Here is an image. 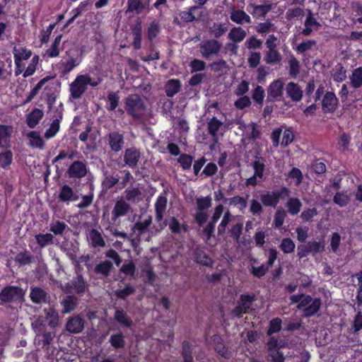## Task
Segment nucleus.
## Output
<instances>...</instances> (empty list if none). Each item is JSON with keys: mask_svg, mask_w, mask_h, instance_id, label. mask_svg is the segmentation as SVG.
Here are the masks:
<instances>
[{"mask_svg": "<svg viewBox=\"0 0 362 362\" xmlns=\"http://www.w3.org/2000/svg\"><path fill=\"white\" fill-rule=\"evenodd\" d=\"M101 79L99 77L93 78L90 74H79L69 85L71 98L79 99L86 92L88 85L95 87L99 85Z\"/></svg>", "mask_w": 362, "mask_h": 362, "instance_id": "f257e3e1", "label": "nucleus"}, {"mask_svg": "<svg viewBox=\"0 0 362 362\" xmlns=\"http://www.w3.org/2000/svg\"><path fill=\"white\" fill-rule=\"evenodd\" d=\"M291 300L293 303H298V308L303 310L305 316L316 313L321 305L320 299H313L305 295H294L291 297Z\"/></svg>", "mask_w": 362, "mask_h": 362, "instance_id": "f03ea898", "label": "nucleus"}, {"mask_svg": "<svg viewBox=\"0 0 362 362\" xmlns=\"http://www.w3.org/2000/svg\"><path fill=\"white\" fill-rule=\"evenodd\" d=\"M13 54L16 66L15 74L18 76L24 71V62L31 57L33 52L25 47L15 46L13 49Z\"/></svg>", "mask_w": 362, "mask_h": 362, "instance_id": "7ed1b4c3", "label": "nucleus"}, {"mask_svg": "<svg viewBox=\"0 0 362 362\" xmlns=\"http://www.w3.org/2000/svg\"><path fill=\"white\" fill-rule=\"evenodd\" d=\"M126 110L135 117L142 115L145 106L141 98L137 95H130L126 101Z\"/></svg>", "mask_w": 362, "mask_h": 362, "instance_id": "20e7f679", "label": "nucleus"}, {"mask_svg": "<svg viewBox=\"0 0 362 362\" xmlns=\"http://www.w3.org/2000/svg\"><path fill=\"white\" fill-rule=\"evenodd\" d=\"M289 193L286 187L275 192H268L261 196V201L265 206H275L281 198L288 197Z\"/></svg>", "mask_w": 362, "mask_h": 362, "instance_id": "39448f33", "label": "nucleus"}, {"mask_svg": "<svg viewBox=\"0 0 362 362\" xmlns=\"http://www.w3.org/2000/svg\"><path fill=\"white\" fill-rule=\"evenodd\" d=\"M24 295L25 291L23 289L16 286H8L0 293V299L4 302H10L22 299Z\"/></svg>", "mask_w": 362, "mask_h": 362, "instance_id": "423d86ee", "label": "nucleus"}, {"mask_svg": "<svg viewBox=\"0 0 362 362\" xmlns=\"http://www.w3.org/2000/svg\"><path fill=\"white\" fill-rule=\"evenodd\" d=\"M238 129L243 132L245 139H256L259 136V131L257 129L255 123L245 124L243 122L238 123Z\"/></svg>", "mask_w": 362, "mask_h": 362, "instance_id": "0eeeda50", "label": "nucleus"}, {"mask_svg": "<svg viewBox=\"0 0 362 362\" xmlns=\"http://www.w3.org/2000/svg\"><path fill=\"white\" fill-rule=\"evenodd\" d=\"M255 170L254 175L247 180L246 184L247 185H255L260 182L263 177V172L264 170V165L259 160H257L253 163Z\"/></svg>", "mask_w": 362, "mask_h": 362, "instance_id": "6e6552de", "label": "nucleus"}, {"mask_svg": "<svg viewBox=\"0 0 362 362\" xmlns=\"http://www.w3.org/2000/svg\"><path fill=\"white\" fill-rule=\"evenodd\" d=\"M59 199L63 202H70L77 201L78 197L71 187L64 185L61 187L59 193Z\"/></svg>", "mask_w": 362, "mask_h": 362, "instance_id": "1a4fd4ad", "label": "nucleus"}, {"mask_svg": "<svg viewBox=\"0 0 362 362\" xmlns=\"http://www.w3.org/2000/svg\"><path fill=\"white\" fill-rule=\"evenodd\" d=\"M337 103L338 100L334 93L328 92L322 99V109L325 112H333L337 108Z\"/></svg>", "mask_w": 362, "mask_h": 362, "instance_id": "9d476101", "label": "nucleus"}, {"mask_svg": "<svg viewBox=\"0 0 362 362\" xmlns=\"http://www.w3.org/2000/svg\"><path fill=\"white\" fill-rule=\"evenodd\" d=\"M220 47L221 45L216 40H209L201 45V52L204 57H207L218 52Z\"/></svg>", "mask_w": 362, "mask_h": 362, "instance_id": "9b49d317", "label": "nucleus"}, {"mask_svg": "<svg viewBox=\"0 0 362 362\" xmlns=\"http://www.w3.org/2000/svg\"><path fill=\"white\" fill-rule=\"evenodd\" d=\"M129 210V205L122 199H117L112 211V218L116 219L124 216Z\"/></svg>", "mask_w": 362, "mask_h": 362, "instance_id": "f8f14e48", "label": "nucleus"}, {"mask_svg": "<svg viewBox=\"0 0 362 362\" xmlns=\"http://www.w3.org/2000/svg\"><path fill=\"white\" fill-rule=\"evenodd\" d=\"M288 96L293 101H299L303 98V90L298 84L291 82L286 87Z\"/></svg>", "mask_w": 362, "mask_h": 362, "instance_id": "ddd939ff", "label": "nucleus"}, {"mask_svg": "<svg viewBox=\"0 0 362 362\" xmlns=\"http://www.w3.org/2000/svg\"><path fill=\"white\" fill-rule=\"evenodd\" d=\"M284 83L282 81L278 79L273 81L268 88L269 97L276 99L282 95Z\"/></svg>", "mask_w": 362, "mask_h": 362, "instance_id": "4468645a", "label": "nucleus"}, {"mask_svg": "<svg viewBox=\"0 0 362 362\" xmlns=\"http://www.w3.org/2000/svg\"><path fill=\"white\" fill-rule=\"evenodd\" d=\"M68 173L71 177H82L86 174V168L81 162H74L69 168Z\"/></svg>", "mask_w": 362, "mask_h": 362, "instance_id": "2eb2a0df", "label": "nucleus"}, {"mask_svg": "<svg viewBox=\"0 0 362 362\" xmlns=\"http://www.w3.org/2000/svg\"><path fill=\"white\" fill-rule=\"evenodd\" d=\"M81 62L80 57H70L61 64L62 71L66 74L70 73L75 67L78 66Z\"/></svg>", "mask_w": 362, "mask_h": 362, "instance_id": "dca6fc26", "label": "nucleus"}, {"mask_svg": "<svg viewBox=\"0 0 362 362\" xmlns=\"http://www.w3.org/2000/svg\"><path fill=\"white\" fill-rule=\"evenodd\" d=\"M13 128L9 126H0V147L6 148L9 146L10 137Z\"/></svg>", "mask_w": 362, "mask_h": 362, "instance_id": "f3484780", "label": "nucleus"}, {"mask_svg": "<svg viewBox=\"0 0 362 362\" xmlns=\"http://www.w3.org/2000/svg\"><path fill=\"white\" fill-rule=\"evenodd\" d=\"M140 157V153L134 148L127 149L124 155V160L127 165L135 166Z\"/></svg>", "mask_w": 362, "mask_h": 362, "instance_id": "a211bd4d", "label": "nucleus"}, {"mask_svg": "<svg viewBox=\"0 0 362 362\" xmlns=\"http://www.w3.org/2000/svg\"><path fill=\"white\" fill-rule=\"evenodd\" d=\"M167 198L163 195H160L156 202L155 208L156 213V218L160 221L163 218V214L166 209Z\"/></svg>", "mask_w": 362, "mask_h": 362, "instance_id": "6ab92c4d", "label": "nucleus"}, {"mask_svg": "<svg viewBox=\"0 0 362 362\" xmlns=\"http://www.w3.org/2000/svg\"><path fill=\"white\" fill-rule=\"evenodd\" d=\"M43 115L44 113L41 110L34 109L27 117L28 125L31 128L35 127L42 118Z\"/></svg>", "mask_w": 362, "mask_h": 362, "instance_id": "aec40b11", "label": "nucleus"}, {"mask_svg": "<svg viewBox=\"0 0 362 362\" xmlns=\"http://www.w3.org/2000/svg\"><path fill=\"white\" fill-rule=\"evenodd\" d=\"M230 19L238 24L250 22V17L243 11L234 10L230 13Z\"/></svg>", "mask_w": 362, "mask_h": 362, "instance_id": "412c9836", "label": "nucleus"}, {"mask_svg": "<svg viewBox=\"0 0 362 362\" xmlns=\"http://www.w3.org/2000/svg\"><path fill=\"white\" fill-rule=\"evenodd\" d=\"M319 27L320 24L312 16L311 12L309 11L308 16L307 17L305 22V29L303 30V33L305 35H308L313 30H317Z\"/></svg>", "mask_w": 362, "mask_h": 362, "instance_id": "4be33fe9", "label": "nucleus"}, {"mask_svg": "<svg viewBox=\"0 0 362 362\" xmlns=\"http://www.w3.org/2000/svg\"><path fill=\"white\" fill-rule=\"evenodd\" d=\"M83 327V322L80 317H74L69 320L66 324V329L73 333L80 332Z\"/></svg>", "mask_w": 362, "mask_h": 362, "instance_id": "5701e85b", "label": "nucleus"}, {"mask_svg": "<svg viewBox=\"0 0 362 362\" xmlns=\"http://www.w3.org/2000/svg\"><path fill=\"white\" fill-rule=\"evenodd\" d=\"M110 145L115 151H119L123 146L122 136L118 133L113 132L110 134Z\"/></svg>", "mask_w": 362, "mask_h": 362, "instance_id": "b1692460", "label": "nucleus"}, {"mask_svg": "<svg viewBox=\"0 0 362 362\" xmlns=\"http://www.w3.org/2000/svg\"><path fill=\"white\" fill-rule=\"evenodd\" d=\"M150 4V0L146 2L142 3L141 0H129L128 1V11H135L137 13L144 11Z\"/></svg>", "mask_w": 362, "mask_h": 362, "instance_id": "393cba45", "label": "nucleus"}, {"mask_svg": "<svg viewBox=\"0 0 362 362\" xmlns=\"http://www.w3.org/2000/svg\"><path fill=\"white\" fill-rule=\"evenodd\" d=\"M62 35H58L52 42L51 47L46 51V55L49 57H56L59 54L61 49Z\"/></svg>", "mask_w": 362, "mask_h": 362, "instance_id": "a878e982", "label": "nucleus"}, {"mask_svg": "<svg viewBox=\"0 0 362 362\" xmlns=\"http://www.w3.org/2000/svg\"><path fill=\"white\" fill-rule=\"evenodd\" d=\"M349 78L354 88H360L362 86V67L354 69Z\"/></svg>", "mask_w": 362, "mask_h": 362, "instance_id": "bb28decb", "label": "nucleus"}, {"mask_svg": "<svg viewBox=\"0 0 362 362\" xmlns=\"http://www.w3.org/2000/svg\"><path fill=\"white\" fill-rule=\"evenodd\" d=\"M249 8V11L252 15L256 17L264 16L271 9V6L269 5H250Z\"/></svg>", "mask_w": 362, "mask_h": 362, "instance_id": "cd10ccee", "label": "nucleus"}, {"mask_svg": "<svg viewBox=\"0 0 362 362\" xmlns=\"http://www.w3.org/2000/svg\"><path fill=\"white\" fill-rule=\"evenodd\" d=\"M241 305L235 308L234 310L235 314L238 315L243 312H245L253 300V297L249 295H245L241 296Z\"/></svg>", "mask_w": 362, "mask_h": 362, "instance_id": "c85d7f7f", "label": "nucleus"}, {"mask_svg": "<svg viewBox=\"0 0 362 362\" xmlns=\"http://www.w3.org/2000/svg\"><path fill=\"white\" fill-rule=\"evenodd\" d=\"M180 88V83L178 80L171 79L165 85L166 94L169 97L176 94Z\"/></svg>", "mask_w": 362, "mask_h": 362, "instance_id": "c756f323", "label": "nucleus"}, {"mask_svg": "<svg viewBox=\"0 0 362 362\" xmlns=\"http://www.w3.org/2000/svg\"><path fill=\"white\" fill-rule=\"evenodd\" d=\"M39 62V57L37 55H35L32 57L28 67L26 69L24 68V71L21 74H23L24 78L32 76L35 70L36 66Z\"/></svg>", "mask_w": 362, "mask_h": 362, "instance_id": "7c9ffc66", "label": "nucleus"}, {"mask_svg": "<svg viewBox=\"0 0 362 362\" xmlns=\"http://www.w3.org/2000/svg\"><path fill=\"white\" fill-rule=\"evenodd\" d=\"M286 207L291 214H297L301 208V202L297 198H291L286 203Z\"/></svg>", "mask_w": 362, "mask_h": 362, "instance_id": "2f4dec72", "label": "nucleus"}, {"mask_svg": "<svg viewBox=\"0 0 362 362\" xmlns=\"http://www.w3.org/2000/svg\"><path fill=\"white\" fill-rule=\"evenodd\" d=\"M281 59V55L276 49H268L264 57V61L267 64H275Z\"/></svg>", "mask_w": 362, "mask_h": 362, "instance_id": "473e14b6", "label": "nucleus"}, {"mask_svg": "<svg viewBox=\"0 0 362 362\" xmlns=\"http://www.w3.org/2000/svg\"><path fill=\"white\" fill-rule=\"evenodd\" d=\"M245 35V31L241 28H235L232 29L228 34L229 38L235 42L242 41Z\"/></svg>", "mask_w": 362, "mask_h": 362, "instance_id": "72a5a7b5", "label": "nucleus"}, {"mask_svg": "<svg viewBox=\"0 0 362 362\" xmlns=\"http://www.w3.org/2000/svg\"><path fill=\"white\" fill-rule=\"evenodd\" d=\"M88 238L91 241L93 246L102 247L105 245V242L99 232L95 230H91L88 235Z\"/></svg>", "mask_w": 362, "mask_h": 362, "instance_id": "f704fd0d", "label": "nucleus"}, {"mask_svg": "<svg viewBox=\"0 0 362 362\" xmlns=\"http://www.w3.org/2000/svg\"><path fill=\"white\" fill-rule=\"evenodd\" d=\"M28 136L30 139V145L33 147L42 148L43 146V141L37 132H31Z\"/></svg>", "mask_w": 362, "mask_h": 362, "instance_id": "c9c22d12", "label": "nucleus"}, {"mask_svg": "<svg viewBox=\"0 0 362 362\" xmlns=\"http://www.w3.org/2000/svg\"><path fill=\"white\" fill-rule=\"evenodd\" d=\"M46 316L48 324L51 327H54L58 325V314L52 308H49V309L46 310Z\"/></svg>", "mask_w": 362, "mask_h": 362, "instance_id": "e433bc0d", "label": "nucleus"}, {"mask_svg": "<svg viewBox=\"0 0 362 362\" xmlns=\"http://www.w3.org/2000/svg\"><path fill=\"white\" fill-rule=\"evenodd\" d=\"M332 78L335 81H342L346 78V70L341 65H337L332 73Z\"/></svg>", "mask_w": 362, "mask_h": 362, "instance_id": "4c0bfd02", "label": "nucleus"}, {"mask_svg": "<svg viewBox=\"0 0 362 362\" xmlns=\"http://www.w3.org/2000/svg\"><path fill=\"white\" fill-rule=\"evenodd\" d=\"M30 298L34 303H39L44 300L45 293L40 288H35L31 291Z\"/></svg>", "mask_w": 362, "mask_h": 362, "instance_id": "58836bf2", "label": "nucleus"}, {"mask_svg": "<svg viewBox=\"0 0 362 362\" xmlns=\"http://www.w3.org/2000/svg\"><path fill=\"white\" fill-rule=\"evenodd\" d=\"M48 80L47 78H43L41 81H40L31 90L30 92L28 98L27 102H30L32 100L34 97L38 94L40 90L42 89V88L45 86V85L47 83Z\"/></svg>", "mask_w": 362, "mask_h": 362, "instance_id": "ea45409f", "label": "nucleus"}, {"mask_svg": "<svg viewBox=\"0 0 362 362\" xmlns=\"http://www.w3.org/2000/svg\"><path fill=\"white\" fill-rule=\"evenodd\" d=\"M288 178L294 183L295 185H298L302 180L301 171L296 168H293L288 175Z\"/></svg>", "mask_w": 362, "mask_h": 362, "instance_id": "a19ab883", "label": "nucleus"}, {"mask_svg": "<svg viewBox=\"0 0 362 362\" xmlns=\"http://www.w3.org/2000/svg\"><path fill=\"white\" fill-rule=\"evenodd\" d=\"M221 125L222 123L219 120H218L215 117H213L208 124L209 134H211L215 138L216 136V133Z\"/></svg>", "mask_w": 362, "mask_h": 362, "instance_id": "79ce46f5", "label": "nucleus"}, {"mask_svg": "<svg viewBox=\"0 0 362 362\" xmlns=\"http://www.w3.org/2000/svg\"><path fill=\"white\" fill-rule=\"evenodd\" d=\"M13 160V154L11 151H7L0 153V165L2 168L8 166Z\"/></svg>", "mask_w": 362, "mask_h": 362, "instance_id": "37998d69", "label": "nucleus"}, {"mask_svg": "<svg viewBox=\"0 0 362 362\" xmlns=\"http://www.w3.org/2000/svg\"><path fill=\"white\" fill-rule=\"evenodd\" d=\"M198 9H199V7L192 6L190 8V9L189 11H182L180 13V16L183 21H185L186 22L193 21L195 19V16H194V12Z\"/></svg>", "mask_w": 362, "mask_h": 362, "instance_id": "c03bdc74", "label": "nucleus"}, {"mask_svg": "<svg viewBox=\"0 0 362 362\" xmlns=\"http://www.w3.org/2000/svg\"><path fill=\"white\" fill-rule=\"evenodd\" d=\"M36 240L37 243L41 247H45L49 243H52L53 239V235L50 233L46 234H39L35 236Z\"/></svg>", "mask_w": 362, "mask_h": 362, "instance_id": "a18cd8bd", "label": "nucleus"}, {"mask_svg": "<svg viewBox=\"0 0 362 362\" xmlns=\"http://www.w3.org/2000/svg\"><path fill=\"white\" fill-rule=\"evenodd\" d=\"M281 249L285 253H291L295 249V244L290 238H285L281 242Z\"/></svg>", "mask_w": 362, "mask_h": 362, "instance_id": "49530a36", "label": "nucleus"}, {"mask_svg": "<svg viewBox=\"0 0 362 362\" xmlns=\"http://www.w3.org/2000/svg\"><path fill=\"white\" fill-rule=\"evenodd\" d=\"M64 313H69L76 307V300L71 297H66L62 302Z\"/></svg>", "mask_w": 362, "mask_h": 362, "instance_id": "de8ad7c7", "label": "nucleus"}, {"mask_svg": "<svg viewBox=\"0 0 362 362\" xmlns=\"http://www.w3.org/2000/svg\"><path fill=\"white\" fill-rule=\"evenodd\" d=\"M294 139V135L291 129H285L282 133V139L281 144L286 146L290 144Z\"/></svg>", "mask_w": 362, "mask_h": 362, "instance_id": "09e8293b", "label": "nucleus"}, {"mask_svg": "<svg viewBox=\"0 0 362 362\" xmlns=\"http://www.w3.org/2000/svg\"><path fill=\"white\" fill-rule=\"evenodd\" d=\"M59 129V122L58 119H55L52 123L50 127L46 131L45 136L47 139L53 137Z\"/></svg>", "mask_w": 362, "mask_h": 362, "instance_id": "8fccbe9b", "label": "nucleus"}, {"mask_svg": "<svg viewBox=\"0 0 362 362\" xmlns=\"http://www.w3.org/2000/svg\"><path fill=\"white\" fill-rule=\"evenodd\" d=\"M281 328V320L279 318H274L270 322L267 334L271 335L279 332Z\"/></svg>", "mask_w": 362, "mask_h": 362, "instance_id": "3c124183", "label": "nucleus"}, {"mask_svg": "<svg viewBox=\"0 0 362 362\" xmlns=\"http://www.w3.org/2000/svg\"><path fill=\"white\" fill-rule=\"evenodd\" d=\"M197 210L206 211L211 204V199L209 197L199 198L197 200Z\"/></svg>", "mask_w": 362, "mask_h": 362, "instance_id": "603ef678", "label": "nucleus"}, {"mask_svg": "<svg viewBox=\"0 0 362 362\" xmlns=\"http://www.w3.org/2000/svg\"><path fill=\"white\" fill-rule=\"evenodd\" d=\"M66 224L63 222L55 221L50 225V230L55 235H61L66 228Z\"/></svg>", "mask_w": 362, "mask_h": 362, "instance_id": "864d4df0", "label": "nucleus"}, {"mask_svg": "<svg viewBox=\"0 0 362 362\" xmlns=\"http://www.w3.org/2000/svg\"><path fill=\"white\" fill-rule=\"evenodd\" d=\"M178 162L184 170L190 168L192 164V158L190 156L182 154L178 158Z\"/></svg>", "mask_w": 362, "mask_h": 362, "instance_id": "5fc2aeb1", "label": "nucleus"}, {"mask_svg": "<svg viewBox=\"0 0 362 362\" xmlns=\"http://www.w3.org/2000/svg\"><path fill=\"white\" fill-rule=\"evenodd\" d=\"M232 216L230 215L229 211H226L223 217V219L218 227V231L219 233H223L225 232L226 227L228 224V223L231 221Z\"/></svg>", "mask_w": 362, "mask_h": 362, "instance_id": "6e6d98bb", "label": "nucleus"}, {"mask_svg": "<svg viewBox=\"0 0 362 362\" xmlns=\"http://www.w3.org/2000/svg\"><path fill=\"white\" fill-rule=\"evenodd\" d=\"M349 200V196L344 193H337L334 197V202L340 206H345Z\"/></svg>", "mask_w": 362, "mask_h": 362, "instance_id": "4d7b16f0", "label": "nucleus"}, {"mask_svg": "<svg viewBox=\"0 0 362 362\" xmlns=\"http://www.w3.org/2000/svg\"><path fill=\"white\" fill-rule=\"evenodd\" d=\"M110 341L116 349L122 347L124 344L123 336L121 334H114L110 337Z\"/></svg>", "mask_w": 362, "mask_h": 362, "instance_id": "13d9d810", "label": "nucleus"}, {"mask_svg": "<svg viewBox=\"0 0 362 362\" xmlns=\"http://www.w3.org/2000/svg\"><path fill=\"white\" fill-rule=\"evenodd\" d=\"M115 319L117 321L127 327L131 325V320L126 316V315L120 310L115 313Z\"/></svg>", "mask_w": 362, "mask_h": 362, "instance_id": "bf43d9fd", "label": "nucleus"}, {"mask_svg": "<svg viewBox=\"0 0 362 362\" xmlns=\"http://www.w3.org/2000/svg\"><path fill=\"white\" fill-rule=\"evenodd\" d=\"M261 54L259 52H251L248 58V63L250 67L255 68L260 62Z\"/></svg>", "mask_w": 362, "mask_h": 362, "instance_id": "052dcab7", "label": "nucleus"}, {"mask_svg": "<svg viewBox=\"0 0 362 362\" xmlns=\"http://www.w3.org/2000/svg\"><path fill=\"white\" fill-rule=\"evenodd\" d=\"M252 98L258 103H262L264 98V90L261 86H257L253 91Z\"/></svg>", "mask_w": 362, "mask_h": 362, "instance_id": "680f3d73", "label": "nucleus"}, {"mask_svg": "<svg viewBox=\"0 0 362 362\" xmlns=\"http://www.w3.org/2000/svg\"><path fill=\"white\" fill-rule=\"evenodd\" d=\"M208 213L207 211H199L197 210V213L194 215V218L196 221L200 225H203L208 218Z\"/></svg>", "mask_w": 362, "mask_h": 362, "instance_id": "e2e57ef3", "label": "nucleus"}, {"mask_svg": "<svg viewBox=\"0 0 362 362\" xmlns=\"http://www.w3.org/2000/svg\"><path fill=\"white\" fill-rule=\"evenodd\" d=\"M262 42L256 38L255 37H251L249 39H247L245 42V45L249 49H257L260 47L262 45Z\"/></svg>", "mask_w": 362, "mask_h": 362, "instance_id": "0e129e2a", "label": "nucleus"}, {"mask_svg": "<svg viewBox=\"0 0 362 362\" xmlns=\"http://www.w3.org/2000/svg\"><path fill=\"white\" fill-rule=\"evenodd\" d=\"M168 226L170 229L173 233H180L182 230V226L179 223L177 219L174 217L169 220Z\"/></svg>", "mask_w": 362, "mask_h": 362, "instance_id": "69168bd1", "label": "nucleus"}, {"mask_svg": "<svg viewBox=\"0 0 362 362\" xmlns=\"http://www.w3.org/2000/svg\"><path fill=\"white\" fill-rule=\"evenodd\" d=\"M108 106L110 110H114L118 105L119 98L115 93H110L107 96Z\"/></svg>", "mask_w": 362, "mask_h": 362, "instance_id": "338daca9", "label": "nucleus"}, {"mask_svg": "<svg viewBox=\"0 0 362 362\" xmlns=\"http://www.w3.org/2000/svg\"><path fill=\"white\" fill-rule=\"evenodd\" d=\"M112 267L111 263L108 262H104L96 267V271L98 273L103 274H107Z\"/></svg>", "mask_w": 362, "mask_h": 362, "instance_id": "774afa93", "label": "nucleus"}]
</instances>
